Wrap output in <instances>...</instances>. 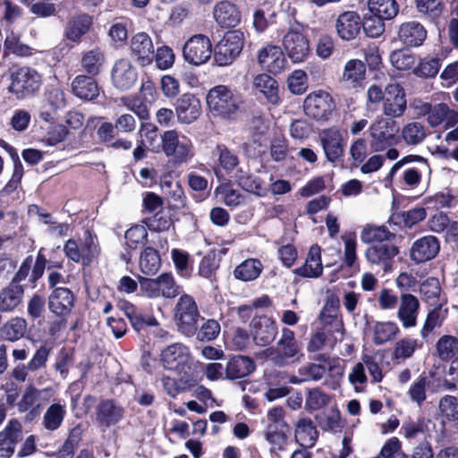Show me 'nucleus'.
<instances>
[{
  "instance_id": "f257e3e1",
  "label": "nucleus",
  "mask_w": 458,
  "mask_h": 458,
  "mask_svg": "<svg viewBox=\"0 0 458 458\" xmlns=\"http://www.w3.org/2000/svg\"><path fill=\"white\" fill-rule=\"evenodd\" d=\"M263 355L278 367L300 362L304 357L301 345L295 339L294 332L286 327L283 328L276 346L267 348L263 351Z\"/></svg>"
},
{
  "instance_id": "f03ea898",
  "label": "nucleus",
  "mask_w": 458,
  "mask_h": 458,
  "mask_svg": "<svg viewBox=\"0 0 458 458\" xmlns=\"http://www.w3.org/2000/svg\"><path fill=\"white\" fill-rule=\"evenodd\" d=\"M206 99L210 113L223 119H233L242 104L240 96L225 85L210 89Z\"/></svg>"
},
{
  "instance_id": "7ed1b4c3",
  "label": "nucleus",
  "mask_w": 458,
  "mask_h": 458,
  "mask_svg": "<svg viewBox=\"0 0 458 458\" xmlns=\"http://www.w3.org/2000/svg\"><path fill=\"white\" fill-rule=\"evenodd\" d=\"M54 394L52 387L38 389L33 384H29L17 403L20 412H25V420L32 421L39 416L43 406L49 403Z\"/></svg>"
},
{
  "instance_id": "20e7f679",
  "label": "nucleus",
  "mask_w": 458,
  "mask_h": 458,
  "mask_svg": "<svg viewBox=\"0 0 458 458\" xmlns=\"http://www.w3.org/2000/svg\"><path fill=\"white\" fill-rule=\"evenodd\" d=\"M399 129L394 119L378 116L369 126V147L373 152H381L394 145Z\"/></svg>"
},
{
  "instance_id": "39448f33",
  "label": "nucleus",
  "mask_w": 458,
  "mask_h": 458,
  "mask_svg": "<svg viewBox=\"0 0 458 458\" xmlns=\"http://www.w3.org/2000/svg\"><path fill=\"white\" fill-rule=\"evenodd\" d=\"M165 155L171 157L175 165L188 162L194 155L191 140L175 130L163 133V150Z\"/></svg>"
},
{
  "instance_id": "423d86ee",
  "label": "nucleus",
  "mask_w": 458,
  "mask_h": 458,
  "mask_svg": "<svg viewBox=\"0 0 458 458\" xmlns=\"http://www.w3.org/2000/svg\"><path fill=\"white\" fill-rule=\"evenodd\" d=\"M10 79L9 91L21 99L34 95L41 85V77L38 72L27 66L13 71Z\"/></svg>"
},
{
  "instance_id": "0eeeda50",
  "label": "nucleus",
  "mask_w": 458,
  "mask_h": 458,
  "mask_svg": "<svg viewBox=\"0 0 458 458\" xmlns=\"http://www.w3.org/2000/svg\"><path fill=\"white\" fill-rule=\"evenodd\" d=\"M244 46V34L235 30L225 33L214 49V61L219 66L232 64L240 55Z\"/></svg>"
},
{
  "instance_id": "6e6552de",
  "label": "nucleus",
  "mask_w": 458,
  "mask_h": 458,
  "mask_svg": "<svg viewBox=\"0 0 458 458\" xmlns=\"http://www.w3.org/2000/svg\"><path fill=\"white\" fill-rule=\"evenodd\" d=\"M199 312L194 299L188 294L182 295L174 309V319L180 332L192 336L197 332Z\"/></svg>"
},
{
  "instance_id": "1a4fd4ad",
  "label": "nucleus",
  "mask_w": 458,
  "mask_h": 458,
  "mask_svg": "<svg viewBox=\"0 0 458 458\" xmlns=\"http://www.w3.org/2000/svg\"><path fill=\"white\" fill-rule=\"evenodd\" d=\"M213 54L212 43L204 34H195L182 47V57L186 63L199 66L208 63Z\"/></svg>"
},
{
  "instance_id": "9d476101",
  "label": "nucleus",
  "mask_w": 458,
  "mask_h": 458,
  "mask_svg": "<svg viewBox=\"0 0 458 458\" xmlns=\"http://www.w3.org/2000/svg\"><path fill=\"white\" fill-rule=\"evenodd\" d=\"M303 107L307 116L324 122L332 116L335 110V103L328 92L318 90L310 93L305 98Z\"/></svg>"
},
{
  "instance_id": "9b49d317",
  "label": "nucleus",
  "mask_w": 458,
  "mask_h": 458,
  "mask_svg": "<svg viewBox=\"0 0 458 458\" xmlns=\"http://www.w3.org/2000/svg\"><path fill=\"white\" fill-rule=\"evenodd\" d=\"M386 97L382 104L385 118H400L407 109V99L404 89L397 82L386 86Z\"/></svg>"
},
{
  "instance_id": "f8f14e48",
  "label": "nucleus",
  "mask_w": 458,
  "mask_h": 458,
  "mask_svg": "<svg viewBox=\"0 0 458 458\" xmlns=\"http://www.w3.org/2000/svg\"><path fill=\"white\" fill-rule=\"evenodd\" d=\"M161 360L166 369L175 371L179 375L187 374L191 368V353L187 346L176 343L163 350Z\"/></svg>"
},
{
  "instance_id": "ddd939ff",
  "label": "nucleus",
  "mask_w": 458,
  "mask_h": 458,
  "mask_svg": "<svg viewBox=\"0 0 458 458\" xmlns=\"http://www.w3.org/2000/svg\"><path fill=\"white\" fill-rule=\"evenodd\" d=\"M125 415V408L114 399H102L96 406V422L104 428L120 423Z\"/></svg>"
},
{
  "instance_id": "4468645a",
  "label": "nucleus",
  "mask_w": 458,
  "mask_h": 458,
  "mask_svg": "<svg viewBox=\"0 0 458 458\" xmlns=\"http://www.w3.org/2000/svg\"><path fill=\"white\" fill-rule=\"evenodd\" d=\"M283 47L288 57L293 63L304 62L310 53L309 39L301 32L290 30L283 38Z\"/></svg>"
},
{
  "instance_id": "2eb2a0df",
  "label": "nucleus",
  "mask_w": 458,
  "mask_h": 458,
  "mask_svg": "<svg viewBox=\"0 0 458 458\" xmlns=\"http://www.w3.org/2000/svg\"><path fill=\"white\" fill-rule=\"evenodd\" d=\"M250 334L255 344L269 345L277 335V327L274 319L267 316L255 317L250 323Z\"/></svg>"
},
{
  "instance_id": "dca6fc26",
  "label": "nucleus",
  "mask_w": 458,
  "mask_h": 458,
  "mask_svg": "<svg viewBox=\"0 0 458 458\" xmlns=\"http://www.w3.org/2000/svg\"><path fill=\"white\" fill-rule=\"evenodd\" d=\"M138 79L136 67L128 58H120L113 65L111 80L119 90H128L134 86Z\"/></svg>"
},
{
  "instance_id": "f3484780",
  "label": "nucleus",
  "mask_w": 458,
  "mask_h": 458,
  "mask_svg": "<svg viewBox=\"0 0 458 458\" xmlns=\"http://www.w3.org/2000/svg\"><path fill=\"white\" fill-rule=\"evenodd\" d=\"M130 53L136 62L146 66L154 60V44L150 36L146 32H138L131 38Z\"/></svg>"
},
{
  "instance_id": "a211bd4d",
  "label": "nucleus",
  "mask_w": 458,
  "mask_h": 458,
  "mask_svg": "<svg viewBox=\"0 0 458 458\" xmlns=\"http://www.w3.org/2000/svg\"><path fill=\"white\" fill-rule=\"evenodd\" d=\"M399 253V249L389 243H377L369 247L365 251V257L371 265L388 271L392 267L393 259Z\"/></svg>"
},
{
  "instance_id": "6ab92c4d",
  "label": "nucleus",
  "mask_w": 458,
  "mask_h": 458,
  "mask_svg": "<svg viewBox=\"0 0 458 458\" xmlns=\"http://www.w3.org/2000/svg\"><path fill=\"white\" fill-rule=\"evenodd\" d=\"M319 142L323 148L327 159L336 161L342 157L344 148L343 134L339 129L331 127L323 130L318 135Z\"/></svg>"
},
{
  "instance_id": "aec40b11",
  "label": "nucleus",
  "mask_w": 458,
  "mask_h": 458,
  "mask_svg": "<svg viewBox=\"0 0 458 458\" xmlns=\"http://www.w3.org/2000/svg\"><path fill=\"white\" fill-rule=\"evenodd\" d=\"M259 64L273 74L281 73L287 64L284 52L277 46H267L260 49L258 54Z\"/></svg>"
},
{
  "instance_id": "412c9836",
  "label": "nucleus",
  "mask_w": 458,
  "mask_h": 458,
  "mask_svg": "<svg viewBox=\"0 0 458 458\" xmlns=\"http://www.w3.org/2000/svg\"><path fill=\"white\" fill-rule=\"evenodd\" d=\"M175 113L180 123L190 124L195 122L201 114V104L193 94L182 95L176 101Z\"/></svg>"
},
{
  "instance_id": "4be33fe9",
  "label": "nucleus",
  "mask_w": 458,
  "mask_h": 458,
  "mask_svg": "<svg viewBox=\"0 0 458 458\" xmlns=\"http://www.w3.org/2000/svg\"><path fill=\"white\" fill-rule=\"evenodd\" d=\"M360 29L361 19L354 11L342 13L335 21L336 33L343 40L354 39L360 34Z\"/></svg>"
},
{
  "instance_id": "5701e85b",
  "label": "nucleus",
  "mask_w": 458,
  "mask_h": 458,
  "mask_svg": "<svg viewBox=\"0 0 458 458\" xmlns=\"http://www.w3.org/2000/svg\"><path fill=\"white\" fill-rule=\"evenodd\" d=\"M419 310L420 301L416 296L411 293H402L400 295L397 318L404 328L416 326Z\"/></svg>"
},
{
  "instance_id": "b1692460",
  "label": "nucleus",
  "mask_w": 458,
  "mask_h": 458,
  "mask_svg": "<svg viewBox=\"0 0 458 458\" xmlns=\"http://www.w3.org/2000/svg\"><path fill=\"white\" fill-rule=\"evenodd\" d=\"M48 310L59 318L69 315L74 306V295L64 287L55 288L48 297Z\"/></svg>"
},
{
  "instance_id": "393cba45",
  "label": "nucleus",
  "mask_w": 458,
  "mask_h": 458,
  "mask_svg": "<svg viewBox=\"0 0 458 458\" xmlns=\"http://www.w3.org/2000/svg\"><path fill=\"white\" fill-rule=\"evenodd\" d=\"M426 38L427 30L419 21H406L399 26L398 39L406 47H420Z\"/></svg>"
},
{
  "instance_id": "a878e982",
  "label": "nucleus",
  "mask_w": 458,
  "mask_h": 458,
  "mask_svg": "<svg viewBox=\"0 0 458 458\" xmlns=\"http://www.w3.org/2000/svg\"><path fill=\"white\" fill-rule=\"evenodd\" d=\"M438 251V240L435 236L428 235L414 242L410 255L416 263H422L435 258Z\"/></svg>"
},
{
  "instance_id": "bb28decb",
  "label": "nucleus",
  "mask_w": 458,
  "mask_h": 458,
  "mask_svg": "<svg viewBox=\"0 0 458 458\" xmlns=\"http://www.w3.org/2000/svg\"><path fill=\"white\" fill-rule=\"evenodd\" d=\"M21 433V423L15 420H10L0 432V458H10L13 454Z\"/></svg>"
},
{
  "instance_id": "cd10ccee",
  "label": "nucleus",
  "mask_w": 458,
  "mask_h": 458,
  "mask_svg": "<svg viewBox=\"0 0 458 458\" xmlns=\"http://www.w3.org/2000/svg\"><path fill=\"white\" fill-rule=\"evenodd\" d=\"M428 124L432 127L445 123L447 129L458 123V112L449 107L445 103H438L432 106L429 116L427 117Z\"/></svg>"
},
{
  "instance_id": "c85d7f7f",
  "label": "nucleus",
  "mask_w": 458,
  "mask_h": 458,
  "mask_svg": "<svg viewBox=\"0 0 458 458\" xmlns=\"http://www.w3.org/2000/svg\"><path fill=\"white\" fill-rule=\"evenodd\" d=\"M256 369L254 360L244 355L232 357L225 367V378L241 379L250 375Z\"/></svg>"
},
{
  "instance_id": "c756f323",
  "label": "nucleus",
  "mask_w": 458,
  "mask_h": 458,
  "mask_svg": "<svg viewBox=\"0 0 458 458\" xmlns=\"http://www.w3.org/2000/svg\"><path fill=\"white\" fill-rule=\"evenodd\" d=\"M214 18L221 27H235L241 21V13L235 4L221 1L213 11Z\"/></svg>"
},
{
  "instance_id": "7c9ffc66",
  "label": "nucleus",
  "mask_w": 458,
  "mask_h": 458,
  "mask_svg": "<svg viewBox=\"0 0 458 458\" xmlns=\"http://www.w3.org/2000/svg\"><path fill=\"white\" fill-rule=\"evenodd\" d=\"M24 290L16 282H11L0 292V312H12L22 301Z\"/></svg>"
},
{
  "instance_id": "2f4dec72",
  "label": "nucleus",
  "mask_w": 458,
  "mask_h": 458,
  "mask_svg": "<svg viewBox=\"0 0 458 458\" xmlns=\"http://www.w3.org/2000/svg\"><path fill=\"white\" fill-rule=\"evenodd\" d=\"M320 255V248L318 245L311 246L305 263L301 267L296 268L294 273L302 277L309 278H317L320 276L323 272Z\"/></svg>"
},
{
  "instance_id": "473e14b6",
  "label": "nucleus",
  "mask_w": 458,
  "mask_h": 458,
  "mask_svg": "<svg viewBox=\"0 0 458 458\" xmlns=\"http://www.w3.org/2000/svg\"><path fill=\"white\" fill-rule=\"evenodd\" d=\"M254 89L262 94L268 103L276 105L279 103V87L277 81L268 74H259L253 81Z\"/></svg>"
},
{
  "instance_id": "72a5a7b5",
  "label": "nucleus",
  "mask_w": 458,
  "mask_h": 458,
  "mask_svg": "<svg viewBox=\"0 0 458 458\" xmlns=\"http://www.w3.org/2000/svg\"><path fill=\"white\" fill-rule=\"evenodd\" d=\"M73 94L84 100H93L99 95V88L93 77L78 75L72 82Z\"/></svg>"
},
{
  "instance_id": "f704fd0d",
  "label": "nucleus",
  "mask_w": 458,
  "mask_h": 458,
  "mask_svg": "<svg viewBox=\"0 0 458 458\" xmlns=\"http://www.w3.org/2000/svg\"><path fill=\"white\" fill-rule=\"evenodd\" d=\"M327 371L325 365L315 362H310L301 366L298 369L297 375H293L289 378V382L299 385L305 382L321 380Z\"/></svg>"
},
{
  "instance_id": "c9c22d12",
  "label": "nucleus",
  "mask_w": 458,
  "mask_h": 458,
  "mask_svg": "<svg viewBox=\"0 0 458 458\" xmlns=\"http://www.w3.org/2000/svg\"><path fill=\"white\" fill-rule=\"evenodd\" d=\"M279 428L276 424H268L265 432L267 441L270 444V452L277 454L286 450L288 445V426Z\"/></svg>"
},
{
  "instance_id": "e433bc0d",
  "label": "nucleus",
  "mask_w": 458,
  "mask_h": 458,
  "mask_svg": "<svg viewBox=\"0 0 458 458\" xmlns=\"http://www.w3.org/2000/svg\"><path fill=\"white\" fill-rule=\"evenodd\" d=\"M91 23V17L88 14L72 17L66 24L64 37L72 42H78L89 30Z\"/></svg>"
},
{
  "instance_id": "4c0bfd02",
  "label": "nucleus",
  "mask_w": 458,
  "mask_h": 458,
  "mask_svg": "<svg viewBox=\"0 0 458 458\" xmlns=\"http://www.w3.org/2000/svg\"><path fill=\"white\" fill-rule=\"evenodd\" d=\"M28 329V323L25 318L14 317L7 320L0 327L1 337L7 342H16L23 338Z\"/></svg>"
},
{
  "instance_id": "58836bf2",
  "label": "nucleus",
  "mask_w": 458,
  "mask_h": 458,
  "mask_svg": "<svg viewBox=\"0 0 458 458\" xmlns=\"http://www.w3.org/2000/svg\"><path fill=\"white\" fill-rule=\"evenodd\" d=\"M318 437V432L312 420L302 418L298 420L295 428L296 441L303 447H312Z\"/></svg>"
},
{
  "instance_id": "ea45409f",
  "label": "nucleus",
  "mask_w": 458,
  "mask_h": 458,
  "mask_svg": "<svg viewBox=\"0 0 458 458\" xmlns=\"http://www.w3.org/2000/svg\"><path fill=\"white\" fill-rule=\"evenodd\" d=\"M66 414L65 406L56 403L46 410L42 418V426L47 431L57 430L63 424Z\"/></svg>"
},
{
  "instance_id": "a19ab883",
  "label": "nucleus",
  "mask_w": 458,
  "mask_h": 458,
  "mask_svg": "<svg viewBox=\"0 0 458 458\" xmlns=\"http://www.w3.org/2000/svg\"><path fill=\"white\" fill-rule=\"evenodd\" d=\"M369 11L383 20L394 19L399 11L395 0H368Z\"/></svg>"
},
{
  "instance_id": "79ce46f5",
  "label": "nucleus",
  "mask_w": 458,
  "mask_h": 458,
  "mask_svg": "<svg viewBox=\"0 0 458 458\" xmlns=\"http://www.w3.org/2000/svg\"><path fill=\"white\" fill-rule=\"evenodd\" d=\"M447 313V309L443 308L441 304L429 310L420 331L421 337L425 339L435 328H439L446 318Z\"/></svg>"
},
{
  "instance_id": "37998d69",
  "label": "nucleus",
  "mask_w": 458,
  "mask_h": 458,
  "mask_svg": "<svg viewBox=\"0 0 458 458\" xmlns=\"http://www.w3.org/2000/svg\"><path fill=\"white\" fill-rule=\"evenodd\" d=\"M401 135L407 145L416 146L426 139L428 131L423 123L420 122H410L403 125Z\"/></svg>"
},
{
  "instance_id": "c03bdc74",
  "label": "nucleus",
  "mask_w": 458,
  "mask_h": 458,
  "mask_svg": "<svg viewBox=\"0 0 458 458\" xmlns=\"http://www.w3.org/2000/svg\"><path fill=\"white\" fill-rule=\"evenodd\" d=\"M104 63L105 54L98 47L86 51L81 57L83 70L93 76L99 73Z\"/></svg>"
},
{
  "instance_id": "a18cd8bd",
  "label": "nucleus",
  "mask_w": 458,
  "mask_h": 458,
  "mask_svg": "<svg viewBox=\"0 0 458 458\" xmlns=\"http://www.w3.org/2000/svg\"><path fill=\"white\" fill-rule=\"evenodd\" d=\"M237 183L246 191L263 196L266 192L259 177L250 174L248 170L239 169L235 174Z\"/></svg>"
},
{
  "instance_id": "49530a36",
  "label": "nucleus",
  "mask_w": 458,
  "mask_h": 458,
  "mask_svg": "<svg viewBox=\"0 0 458 458\" xmlns=\"http://www.w3.org/2000/svg\"><path fill=\"white\" fill-rule=\"evenodd\" d=\"M399 327L394 322H376L373 326V343L376 345L384 344L395 338Z\"/></svg>"
},
{
  "instance_id": "de8ad7c7",
  "label": "nucleus",
  "mask_w": 458,
  "mask_h": 458,
  "mask_svg": "<svg viewBox=\"0 0 458 458\" xmlns=\"http://www.w3.org/2000/svg\"><path fill=\"white\" fill-rule=\"evenodd\" d=\"M263 266L259 259H248L234 269V276L242 281L256 279L261 273Z\"/></svg>"
},
{
  "instance_id": "09e8293b",
  "label": "nucleus",
  "mask_w": 458,
  "mask_h": 458,
  "mask_svg": "<svg viewBox=\"0 0 458 458\" xmlns=\"http://www.w3.org/2000/svg\"><path fill=\"white\" fill-rule=\"evenodd\" d=\"M365 74V64L359 59H351L344 65L342 79L346 82L355 84L362 81Z\"/></svg>"
},
{
  "instance_id": "8fccbe9b",
  "label": "nucleus",
  "mask_w": 458,
  "mask_h": 458,
  "mask_svg": "<svg viewBox=\"0 0 458 458\" xmlns=\"http://www.w3.org/2000/svg\"><path fill=\"white\" fill-rule=\"evenodd\" d=\"M418 13L430 21H437L443 13L444 5L440 0H415Z\"/></svg>"
},
{
  "instance_id": "3c124183",
  "label": "nucleus",
  "mask_w": 458,
  "mask_h": 458,
  "mask_svg": "<svg viewBox=\"0 0 458 458\" xmlns=\"http://www.w3.org/2000/svg\"><path fill=\"white\" fill-rule=\"evenodd\" d=\"M436 351L440 360H450L458 352V338L450 335L441 336L436 344Z\"/></svg>"
},
{
  "instance_id": "603ef678",
  "label": "nucleus",
  "mask_w": 458,
  "mask_h": 458,
  "mask_svg": "<svg viewBox=\"0 0 458 458\" xmlns=\"http://www.w3.org/2000/svg\"><path fill=\"white\" fill-rule=\"evenodd\" d=\"M142 144L153 152L163 150V134H159L156 126L148 124L141 128Z\"/></svg>"
},
{
  "instance_id": "864d4df0",
  "label": "nucleus",
  "mask_w": 458,
  "mask_h": 458,
  "mask_svg": "<svg viewBox=\"0 0 458 458\" xmlns=\"http://www.w3.org/2000/svg\"><path fill=\"white\" fill-rule=\"evenodd\" d=\"M394 235L386 226H375L367 225L360 233V240L364 243L391 240Z\"/></svg>"
},
{
  "instance_id": "5fc2aeb1",
  "label": "nucleus",
  "mask_w": 458,
  "mask_h": 458,
  "mask_svg": "<svg viewBox=\"0 0 458 458\" xmlns=\"http://www.w3.org/2000/svg\"><path fill=\"white\" fill-rule=\"evenodd\" d=\"M140 267L145 275H154L160 267V258L153 248H146L140 255Z\"/></svg>"
},
{
  "instance_id": "6e6d98bb",
  "label": "nucleus",
  "mask_w": 458,
  "mask_h": 458,
  "mask_svg": "<svg viewBox=\"0 0 458 458\" xmlns=\"http://www.w3.org/2000/svg\"><path fill=\"white\" fill-rule=\"evenodd\" d=\"M80 250L84 265L90 264L99 254V248L96 239L88 231L84 233L83 239L80 244Z\"/></svg>"
},
{
  "instance_id": "4d7b16f0",
  "label": "nucleus",
  "mask_w": 458,
  "mask_h": 458,
  "mask_svg": "<svg viewBox=\"0 0 458 458\" xmlns=\"http://www.w3.org/2000/svg\"><path fill=\"white\" fill-rule=\"evenodd\" d=\"M330 402V396L318 387L309 389L306 393L305 409L308 411H318Z\"/></svg>"
},
{
  "instance_id": "13d9d810",
  "label": "nucleus",
  "mask_w": 458,
  "mask_h": 458,
  "mask_svg": "<svg viewBox=\"0 0 458 458\" xmlns=\"http://www.w3.org/2000/svg\"><path fill=\"white\" fill-rule=\"evenodd\" d=\"M160 296L165 298H174L181 293V287L176 284L173 276L163 273L157 277Z\"/></svg>"
},
{
  "instance_id": "bf43d9fd",
  "label": "nucleus",
  "mask_w": 458,
  "mask_h": 458,
  "mask_svg": "<svg viewBox=\"0 0 458 458\" xmlns=\"http://www.w3.org/2000/svg\"><path fill=\"white\" fill-rule=\"evenodd\" d=\"M440 59L437 57H426L414 68L413 73L421 78L435 77L440 69Z\"/></svg>"
},
{
  "instance_id": "052dcab7",
  "label": "nucleus",
  "mask_w": 458,
  "mask_h": 458,
  "mask_svg": "<svg viewBox=\"0 0 458 458\" xmlns=\"http://www.w3.org/2000/svg\"><path fill=\"white\" fill-rule=\"evenodd\" d=\"M389 58L392 65L399 71L410 70L416 63L415 55L405 50H395Z\"/></svg>"
},
{
  "instance_id": "680f3d73",
  "label": "nucleus",
  "mask_w": 458,
  "mask_h": 458,
  "mask_svg": "<svg viewBox=\"0 0 458 458\" xmlns=\"http://www.w3.org/2000/svg\"><path fill=\"white\" fill-rule=\"evenodd\" d=\"M384 21L382 18L370 13L364 17L363 21H361V27L367 36L378 38L385 31Z\"/></svg>"
},
{
  "instance_id": "e2e57ef3",
  "label": "nucleus",
  "mask_w": 458,
  "mask_h": 458,
  "mask_svg": "<svg viewBox=\"0 0 458 458\" xmlns=\"http://www.w3.org/2000/svg\"><path fill=\"white\" fill-rule=\"evenodd\" d=\"M154 60L159 70H168L175 62V54L168 46L158 47L154 53Z\"/></svg>"
},
{
  "instance_id": "0e129e2a",
  "label": "nucleus",
  "mask_w": 458,
  "mask_h": 458,
  "mask_svg": "<svg viewBox=\"0 0 458 458\" xmlns=\"http://www.w3.org/2000/svg\"><path fill=\"white\" fill-rule=\"evenodd\" d=\"M123 106L132 111L140 120L149 118V111L143 100L135 96H126L121 98Z\"/></svg>"
},
{
  "instance_id": "69168bd1",
  "label": "nucleus",
  "mask_w": 458,
  "mask_h": 458,
  "mask_svg": "<svg viewBox=\"0 0 458 458\" xmlns=\"http://www.w3.org/2000/svg\"><path fill=\"white\" fill-rule=\"evenodd\" d=\"M417 348V340L403 338L396 342L393 357L396 360L411 358Z\"/></svg>"
},
{
  "instance_id": "338daca9",
  "label": "nucleus",
  "mask_w": 458,
  "mask_h": 458,
  "mask_svg": "<svg viewBox=\"0 0 458 458\" xmlns=\"http://www.w3.org/2000/svg\"><path fill=\"white\" fill-rule=\"evenodd\" d=\"M428 380L425 376H420L410 386L408 394L411 401L415 402L419 406H421L426 400V387Z\"/></svg>"
},
{
  "instance_id": "774afa93",
  "label": "nucleus",
  "mask_w": 458,
  "mask_h": 458,
  "mask_svg": "<svg viewBox=\"0 0 458 458\" xmlns=\"http://www.w3.org/2000/svg\"><path fill=\"white\" fill-rule=\"evenodd\" d=\"M290 91L296 95L303 94L307 89V75L301 70H295L287 79Z\"/></svg>"
}]
</instances>
